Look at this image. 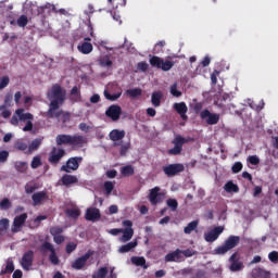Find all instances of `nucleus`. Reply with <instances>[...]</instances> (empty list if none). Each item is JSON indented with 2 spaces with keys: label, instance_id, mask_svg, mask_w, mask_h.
Returning <instances> with one entry per match:
<instances>
[{
  "label": "nucleus",
  "instance_id": "1",
  "mask_svg": "<svg viewBox=\"0 0 278 278\" xmlns=\"http://www.w3.org/2000/svg\"><path fill=\"white\" fill-rule=\"evenodd\" d=\"M47 97L50 101L49 104V114L53 110H60L64 102L66 101V89L62 88L60 84L52 85L51 89L47 92Z\"/></svg>",
  "mask_w": 278,
  "mask_h": 278
},
{
  "label": "nucleus",
  "instance_id": "2",
  "mask_svg": "<svg viewBox=\"0 0 278 278\" xmlns=\"http://www.w3.org/2000/svg\"><path fill=\"white\" fill-rule=\"evenodd\" d=\"M56 147H72V149H84L88 144V137L84 135L61 134L55 137Z\"/></svg>",
  "mask_w": 278,
  "mask_h": 278
},
{
  "label": "nucleus",
  "instance_id": "3",
  "mask_svg": "<svg viewBox=\"0 0 278 278\" xmlns=\"http://www.w3.org/2000/svg\"><path fill=\"white\" fill-rule=\"evenodd\" d=\"M150 65L152 68H159L160 71H163L164 73H167V71H170L173 66H175L174 61L164 60L157 55H150Z\"/></svg>",
  "mask_w": 278,
  "mask_h": 278
},
{
  "label": "nucleus",
  "instance_id": "4",
  "mask_svg": "<svg viewBox=\"0 0 278 278\" xmlns=\"http://www.w3.org/2000/svg\"><path fill=\"white\" fill-rule=\"evenodd\" d=\"M240 244V236H229L223 245H219L215 249L217 255H225L231 249H236Z\"/></svg>",
  "mask_w": 278,
  "mask_h": 278
},
{
  "label": "nucleus",
  "instance_id": "5",
  "mask_svg": "<svg viewBox=\"0 0 278 278\" xmlns=\"http://www.w3.org/2000/svg\"><path fill=\"white\" fill-rule=\"evenodd\" d=\"M46 118H56L59 123H63V125H66V123H71V112H66L64 110H52L51 113H49V110L45 113Z\"/></svg>",
  "mask_w": 278,
  "mask_h": 278
},
{
  "label": "nucleus",
  "instance_id": "6",
  "mask_svg": "<svg viewBox=\"0 0 278 278\" xmlns=\"http://www.w3.org/2000/svg\"><path fill=\"white\" fill-rule=\"evenodd\" d=\"M93 255L94 251L88 250L84 255L77 257L71 264L73 270H84V268H86V264H88V260Z\"/></svg>",
  "mask_w": 278,
  "mask_h": 278
},
{
  "label": "nucleus",
  "instance_id": "7",
  "mask_svg": "<svg viewBox=\"0 0 278 278\" xmlns=\"http://www.w3.org/2000/svg\"><path fill=\"white\" fill-rule=\"evenodd\" d=\"M81 162H84V157L81 156L70 157L66 161V164L61 166V170L63 173H73V170H77V168H79V164H81Z\"/></svg>",
  "mask_w": 278,
  "mask_h": 278
},
{
  "label": "nucleus",
  "instance_id": "8",
  "mask_svg": "<svg viewBox=\"0 0 278 278\" xmlns=\"http://www.w3.org/2000/svg\"><path fill=\"white\" fill-rule=\"evenodd\" d=\"M172 142L174 143V148L167 151L168 155H180L181 151H184V146L188 140L180 135H177Z\"/></svg>",
  "mask_w": 278,
  "mask_h": 278
},
{
  "label": "nucleus",
  "instance_id": "9",
  "mask_svg": "<svg viewBox=\"0 0 278 278\" xmlns=\"http://www.w3.org/2000/svg\"><path fill=\"white\" fill-rule=\"evenodd\" d=\"M185 170L186 166H184V164L181 163L163 166V173L166 175V177H175L179 175V173H184Z\"/></svg>",
  "mask_w": 278,
  "mask_h": 278
},
{
  "label": "nucleus",
  "instance_id": "10",
  "mask_svg": "<svg viewBox=\"0 0 278 278\" xmlns=\"http://www.w3.org/2000/svg\"><path fill=\"white\" fill-rule=\"evenodd\" d=\"M200 118L206 121L208 125H218L220 121V114L212 113L210 110L205 109L200 113Z\"/></svg>",
  "mask_w": 278,
  "mask_h": 278
},
{
  "label": "nucleus",
  "instance_id": "11",
  "mask_svg": "<svg viewBox=\"0 0 278 278\" xmlns=\"http://www.w3.org/2000/svg\"><path fill=\"white\" fill-rule=\"evenodd\" d=\"M64 155H66V151L62 148H52L48 162L52 165H56L60 164V161L62 160V157H64Z\"/></svg>",
  "mask_w": 278,
  "mask_h": 278
},
{
  "label": "nucleus",
  "instance_id": "12",
  "mask_svg": "<svg viewBox=\"0 0 278 278\" xmlns=\"http://www.w3.org/2000/svg\"><path fill=\"white\" fill-rule=\"evenodd\" d=\"M223 231H225V227L217 226L213 228L211 231L204 233V240L206 242H216V240H218Z\"/></svg>",
  "mask_w": 278,
  "mask_h": 278
},
{
  "label": "nucleus",
  "instance_id": "13",
  "mask_svg": "<svg viewBox=\"0 0 278 278\" xmlns=\"http://www.w3.org/2000/svg\"><path fill=\"white\" fill-rule=\"evenodd\" d=\"M26 220H27V213H23L18 216H15L13 220V225L11 227L12 233H18V231L23 229V225H25Z\"/></svg>",
  "mask_w": 278,
  "mask_h": 278
},
{
  "label": "nucleus",
  "instance_id": "14",
  "mask_svg": "<svg viewBox=\"0 0 278 278\" xmlns=\"http://www.w3.org/2000/svg\"><path fill=\"white\" fill-rule=\"evenodd\" d=\"M121 114H123V109L116 104H112L105 111V116H108L110 119H112L114 122H116L121 118Z\"/></svg>",
  "mask_w": 278,
  "mask_h": 278
},
{
  "label": "nucleus",
  "instance_id": "15",
  "mask_svg": "<svg viewBox=\"0 0 278 278\" xmlns=\"http://www.w3.org/2000/svg\"><path fill=\"white\" fill-rule=\"evenodd\" d=\"M160 190V187H154L150 190L148 199L151 205H157V203H162V193Z\"/></svg>",
  "mask_w": 278,
  "mask_h": 278
},
{
  "label": "nucleus",
  "instance_id": "16",
  "mask_svg": "<svg viewBox=\"0 0 278 278\" xmlns=\"http://www.w3.org/2000/svg\"><path fill=\"white\" fill-rule=\"evenodd\" d=\"M33 264H34V251L29 250L26 253H24L21 265L24 268V270H29Z\"/></svg>",
  "mask_w": 278,
  "mask_h": 278
},
{
  "label": "nucleus",
  "instance_id": "17",
  "mask_svg": "<svg viewBox=\"0 0 278 278\" xmlns=\"http://www.w3.org/2000/svg\"><path fill=\"white\" fill-rule=\"evenodd\" d=\"M85 218L91 223H97L101 218V211L97 207H89L86 211Z\"/></svg>",
  "mask_w": 278,
  "mask_h": 278
},
{
  "label": "nucleus",
  "instance_id": "18",
  "mask_svg": "<svg viewBox=\"0 0 278 278\" xmlns=\"http://www.w3.org/2000/svg\"><path fill=\"white\" fill-rule=\"evenodd\" d=\"M174 110L179 114L180 118L182 121H188V105H186V102H179L174 104Z\"/></svg>",
  "mask_w": 278,
  "mask_h": 278
},
{
  "label": "nucleus",
  "instance_id": "19",
  "mask_svg": "<svg viewBox=\"0 0 278 278\" xmlns=\"http://www.w3.org/2000/svg\"><path fill=\"white\" fill-rule=\"evenodd\" d=\"M165 262H184V255H181V250L176 249L175 251L167 253L165 255Z\"/></svg>",
  "mask_w": 278,
  "mask_h": 278
},
{
  "label": "nucleus",
  "instance_id": "20",
  "mask_svg": "<svg viewBox=\"0 0 278 278\" xmlns=\"http://www.w3.org/2000/svg\"><path fill=\"white\" fill-rule=\"evenodd\" d=\"M33 199V205H40V203H42V201H47L49 199V194L47 193V191H39V192H35L31 195Z\"/></svg>",
  "mask_w": 278,
  "mask_h": 278
},
{
  "label": "nucleus",
  "instance_id": "21",
  "mask_svg": "<svg viewBox=\"0 0 278 278\" xmlns=\"http://www.w3.org/2000/svg\"><path fill=\"white\" fill-rule=\"evenodd\" d=\"M109 138L112 142H118L125 138V130L113 129L110 131Z\"/></svg>",
  "mask_w": 278,
  "mask_h": 278
},
{
  "label": "nucleus",
  "instance_id": "22",
  "mask_svg": "<svg viewBox=\"0 0 278 278\" xmlns=\"http://www.w3.org/2000/svg\"><path fill=\"white\" fill-rule=\"evenodd\" d=\"M61 181L63 186H73V184H79L77 176L65 174L62 176Z\"/></svg>",
  "mask_w": 278,
  "mask_h": 278
},
{
  "label": "nucleus",
  "instance_id": "23",
  "mask_svg": "<svg viewBox=\"0 0 278 278\" xmlns=\"http://www.w3.org/2000/svg\"><path fill=\"white\" fill-rule=\"evenodd\" d=\"M164 98V93L162 91H154L151 97V103L154 108H160L162 105V99Z\"/></svg>",
  "mask_w": 278,
  "mask_h": 278
},
{
  "label": "nucleus",
  "instance_id": "24",
  "mask_svg": "<svg viewBox=\"0 0 278 278\" xmlns=\"http://www.w3.org/2000/svg\"><path fill=\"white\" fill-rule=\"evenodd\" d=\"M130 262L135 266H141V268H143L144 270L149 268V265H147V258H144L143 256H132L130 258Z\"/></svg>",
  "mask_w": 278,
  "mask_h": 278
},
{
  "label": "nucleus",
  "instance_id": "25",
  "mask_svg": "<svg viewBox=\"0 0 278 278\" xmlns=\"http://www.w3.org/2000/svg\"><path fill=\"white\" fill-rule=\"evenodd\" d=\"M114 147H121L119 148V155L121 157H125L127 155V152L131 149V142H126L124 143L121 141V143H114Z\"/></svg>",
  "mask_w": 278,
  "mask_h": 278
},
{
  "label": "nucleus",
  "instance_id": "26",
  "mask_svg": "<svg viewBox=\"0 0 278 278\" xmlns=\"http://www.w3.org/2000/svg\"><path fill=\"white\" fill-rule=\"evenodd\" d=\"M15 114L20 121H34V115L31 113H25V109H17Z\"/></svg>",
  "mask_w": 278,
  "mask_h": 278
},
{
  "label": "nucleus",
  "instance_id": "27",
  "mask_svg": "<svg viewBox=\"0 0 278 278\" xmlns=\"http://www.w3.org/2000/svg\"><path fill=\"white\" fill-rule=\"evenodd\" d=\"M123 236L121 237V242H129L134 238V228L122 229Z\"/></svg>",
  "mask_w": 278,
  "mask_h": 278
},
{
  "label": "nucleus",
  "instance_id": "28",
  "mask_svg": "<svg viewBox=\"0 0 278 278\" xmlns=\"http://www.w3.org/2000/svg\"><path fill=\"white\" fill-rule=\"evenodd\" d=\"M138 247V241H130L119 248V253H129V251H134Z\"/></svg>",
  "mask_w": 278,
  "mask_h": 278
},
{
  "label": "nucleus",
  "instance_id": "29",
  "mask_svg": "<svg viewBox=\"0 0 278 278\" xmlns=\"http://www.w3.org/2000/svg\"><path fill=\"white\" fill-rule=\"evenodd\" d=\"M92 43L90 42H83L80 46H78V51H80V53H84V55H88L89 53H92Z\"/></svg>",
  "mask_w": 278,
  "mask_h": 278
},
{
  "label": "nucleus",
  "instance_id": "30",
  "mask_svg": "<svg viewBox=\"0 0 278 278\" xmlns=\"http://www.w3.org/2000/svg\"><path fill=\"white\" fill-rule=\"evenodd\" d=\"M224 190L226 192H240V187H238V185L233 184V181L229 180L225 186H224Z\"/></svg>",
  "mask_w": 278,
  "mask_h": 278
},
{
  "label": "nucleus",
  "instance_id": "31",
  "mask_svg": "<svg viewBox=\"0 0 278 278\" xmlns=\"http://www.w3.org/2000/svg\"><path fill=\"white\" fill-rule=\"evenodd\" d=\"M198 227L199 220H192L184 228V233L190 235L192 231H197Z\"/></svg>",
  "mask_w": 278,
  "mask_h": 278
},
{
  "label": "nucleus",
  "instance_id": "32",
  "mask_svg": "<svg viewBox=\"0 0 278 278\" xmlns=\"http://www.w3.org/2000/svg\"><path fill=\"white\" fill-rule=\"evenodd\" d=\"M14 167L17 173H27V168H29V165L27 164V162L17 161L15 162Z\"/></svg>",
  "mask_w": 278,
  "mask_h": 278
},
{
  "label": "nucleus",
  "instance_id": "33",
  "mask_svg": "<svg viewBox=\"0 0 278 278\" xmlns=\"http://www.w3.org/2000/svg\"><path fill=\"white\" fill-rule=\"evenodd\" d=\"M13 99L14 96L12 94V92L7 93L4 96V104L0 105V111L5 110V108H11Z\"/></svg>",
  "mask_w": 278,
  "mask_h": 278
},
{
  "label": "nucleus",
  "instance_id": "34",
  "mask_svg": "<svg viewBox=\"0 0 278 278\" xmlns=\"http://www.w3.org/2000/svg\"><path fill=\"white\" fill-rule=\"evenodd\" d=\"M136 173V169L131 165H126L121 168L123 177H131Z\"/></svg>",
  "mask_w": 278,
  "mask_h": 278
},
{
  "label": "nucleus",
  "instance_id": "35",
  "mask_svg": "<svg viewBox=\"0 0 278 278\" xmlns=\"http://www.w3.org/2000/svg\"><path fill=\"white\" fill-rule=\"evenodd\" d=\"M40 144H42V139H35L30 142V144L28 146V151L29 153L34 152V151H38V149H40Z\"/></svg>",
  "mask_w": 278,
  "mask_h": 278
},
{
  "label": "nucleus",
  "instance_id": "36",
  "mask_svg": "<svg viewBox=\"0 0 278 278\" xmlns=\"http://www.w3.org/2000/svg\"><path fill=\"white\" fill-rule=\"evenodd\" d=\"M126 94L128 97H130V99H136L137 97H141L142 96V89H140V88L128 89L126 91Z\"/></svg>",
  "mask_w": 278,
  "mask_h": 278
},
{
  "label": "nucleus",
  "instance_id": "37",
  "mask_svg": "<svg viewBox=\"0 0 278 278\" xmlns=\"http://www.w3.org/2000/svg\"><path fill=\"white\" fill-rule=\"evenodd\" d=\"M36 190H38V184L36 182H27L25 185V192L26 194H33V192H36Z\"/></svg>",
  "mask_w": 278,
  "mask_h": 278
},
{
  "label": "nucleus",
  "instance_id": "38",
  "mask_svg": "<svg viewBox=\"0 0 278 278\" xmlns=\"http://www.w3.org/2000/svg\"><path fill=\"white\" fill-rule=\"evenodd\" d=\"M66 214L70 218H79V216H81V212L79 211V208H68L66 211Z\"/></svg>",
  "mask_w": 278,
  "mask_h": 278
},
{
  "label": "nucleus",
  "instance_id": "39",
  "mask_svg": "<svg viewBox=\"0 0 278 278\" xmlns=\"http://www.w3.org/2000/svg\"><path fill=\"white\" fill-rule=\"evenodd\" d=\"M40 251L41 253H47V251H50V253H52V251H55V248H53V244H51V242L45 241L40 247Z\"/></svg>",
  "mask_w": 278,
  "mask_h": 278
},
{
  "label": "nucleus",
  "instance_id": "40",
  "mask_svg": "<svg viewBox=\"0 0 278 278\" xmlns=\"http://www.w3.org/2000/svg\"><path fill=\"white\" fill-rule=\"evenodd\" d=\"M113 190H114V182L110 181V180L105 181L104 182V192H105L106 197H110V194H112Z\"/></svg>",
  "mask_w": 278,
  "mask_h": 278
},
{
  "label": "nucleus",
  "instance_id": "41",
  "mask_svg": "<svg viewBox=\"0 0 278 278\" xmlns=\"http://www.w3.org/2000/svg\"><path fill=\"white\" fill-rule=\"evenodd\" d=\"M8 229H10V219H0V233H3V231H8Z\"/></svg>",
  "mask_w": 278,
  "mask_h": 278
},
{
  "label": "nucleus",
  "instance_id": "42",
  "mask_svg": "<svg viewBox=\"0 0 278 278\" xmlns=\"http://www.w3.org/2000/svg\"><path fill=\"white\" fill-rule=\"evenodd\" d=\"M167 206L172 210V212H177V207H179V202L176 199H168L166 201Z\"/></svg>",
  "mask_w": 278,
  "mask_h": 278
},
{
  "label": "nucleus",
  "instance_id": "43",
  "mask_svg": "<svg viewBox=\"0 0 278 278\" xmlns=\"http://www.w3.org/2000/svg\"><path fill=\"white\" fill-rule=\"evenodd\" d=\"M104 97L108 99V101H117V99H121V93H110L108 90H104Z\"/></svg>",
  "mask_w": 278,
  "mask_h": 278
},
{
  "label": "nucleus",
  "instance_id": "44",
  "mask_svg": "<svg viewBox=\"0 0 278 278\" xmlns=\"http://www.w3.org/2000/svg\"><path fill=\"white\" fill-rule=\"evenodd\" d=\"M108 277V267H101L92 278H105Z\"/></svg>",
  "mask_w": 278,
  "mask_h": 278
},
{
  "label": "nucleus",
  "instance_id": "45",
  "mask_svg": "<svg viewBox=\"0 0 278 278\" xmlns=\"http://www.w3.org/2000/svg\"><path fill=\"white\" fill-rule=\"evenodd\" d=\"M49 260L53 266H58V264H60V257H58L55 250L50 252Z\"/></svg>",
  "mask_w": 278,
  "mask_h": 278
},
{
  "label": "nucleus",
  "instance_id": "46",
  "mask_svg": "<svg viewBox=\"0 0 278 278\" xmlns=\"http://www.w3.org/2000/svg\"><path fill=\"white\" fill-rule=\"evenodd\" d=\"M12 207V202L10 199L4 198L2 201H0V210H10Z\"/></svg>",
  "mask_w": 278,
  "mask_h": 278
},
{
  "label": "nucleus",
  "instance_id": "47",
  "mask_svg": "<svg viewBox=\"0 0 278 278\" xmlns=\"http://www.w3.org/2000/svg\"><path fill=\"white\" fill-rule=\"evenodd\" d=\"M76 250H77V243L75 242H68L65 247V253H67V255H71V253H73Z\"/></svg>",
  "mask_w": 278,
  "mask_h": 278
},
{
  "label": "nucleus",
  "instance_id": "48",
  "mask_svg": "<svg viewBox=\"0 0 278 278\" xmlns=\"http://www.w3.org/2000/svg\"><path fill=\"white\" fill-rule=\"evenodd\" d=\"M112 60H110V56H103L100 60V66H103L105 68H110V66H112Z\"/></svg>",
  "mask_w": 278,
  "mask_h": 278
},
{
  "label": "nucleus",
  "instance_id": "49",
  "mask_svg": "<svg viewBox=\"0 0 278 278\" xmlns=\"http://www.w3.org/2000/svg\"><path fill=\"white\" fill-rule=\"evenodd\" d=\"M27 23H29V20L27 18V15H21L17 18L18 27H27Z\"/></svg>",
  "mask_w": 278,
  "mask_h": 278
},
{
  "label": "nucleus",
  "instance_id": "50",
  "mask_svg": "<svg viewBox=\"0 0 278 278\" xmlns=\"http://www.w3.org/2000/svg\"><path fill=\"white\" fill-rule=\"evenodd\" d=\"M30 166L34 169L39 168V166H42V160L40 159V156H34Z\"/></svg>",
  "mask_w": 278,
  "mask_h": 278
},
{
  "label": "nucleus",
  "instance_id": "51",
  "mask_svg": "<svg viewBox=\"0 0 278 278\" xmlns=\"http://www.w3.org/2000/svg\"><path fill=\"white\" fill-rule=\"evenodd\" d=\"M9 157H10V152L8 150L0 151V164H5Z\"/></svg>",
  "mask_w": 278,
  "mask_h": 278
},
{
  "label": "nucleus",
  "instance_id": "52",
  "mask_svg": "<svg viewBox=\"0 0 278 278\" xmlns=\"http://www.w3.org/2000/svg\"><path fill=\"white\" fill-rule=\"evenodd\" d=\"M230 270L232 273H238V270H242V263L233 261L230 265Z\"/></svg>",
  "mask_w": 278,
  "mask_h": 278
},
{
  "label": "nucleus",
  "instance_id": "53",
  "mask_svg": "<svg viewBox=\"0 0 278 278\" xmlns=\"http://www.w3.org/2000/svg\"><path fill=\"white\" fill-rule=\"evenodd\" d=\"M14 149H16L17 151H27L28 146L23 141H16L14 144Z\"/></svg>",
  "mask_w": 278,
  "mask_h": 278
},
{
  "label": "nucleus",
  "instance_id": "54",
  "mask_svg": "<svg viewBox=\"0 0 278 278\" xmlns=\"http://www.w3.org/2000/svg\"><path fill=\"white\" fill-rule=\"evenodd\" d=\"M64 232V229H62V227L60 226H54L52 228H50V233L51 236H61Z\"/></svg>",
  "mask_w": 278,
  "mask_h": 278
},
{
  "label": "nucleus",
  "instance_id": "55",
  "mask_svg": "<svg viewBox=\"0 0 278 278\" xmlns=\"http://www.w3.org/2000/svg\"><path fill=\"white\" fill-rule=\"evenodd\" d=\"M170 94H172L173 97H176V98L181 97V91H179V90L177 89V83H174V84L170 86Z\"/></svg>",
  "mask_w": 278,
  "mask_h": 278
},
{
  "label": "nucleus",
  "instance_id": "56",
  "mask_svg": "<svg viewBox=\"0 0 278 278\" xmlns=\"http://www.w3.org/2000/svg\"><path fill=\"white\" fill-rule=\"evenodd\" d=\"M191 108L195 114H201V112H203V102H195Z\"/></svg>",
  "mask_w": 278,
  "mask_h": 278
},
{
  "label": "nucleus",
  "instance_id": "57",
  "mask_svg": "<svg viewBox=\"0 0 278 278\" xmlns=\"http://www.w3.org/2000/svg\"><path fill=\"white\" fill-rule=\"evenodd\" d=\"M268 260L269 262H271L273 264H278V252L277 251H273L268 254Z\"/></svg>",
  "mask_w": 278,
  "mask_h": 278
},
{
  "label": "nucleus",
  "instance_id": "58",
  "mask_svg": "<svg viewBox=\"0 0 278 278\" xmlns=\"http://www.w3.org/2000/svg\"><path fill=\"white\" fill-rule=\"evenodd\" d=\"M10 84V77L3 76L0 80V90H3V88H8Z\"/></svg>",
  "mask_w": 278,
  "mask_h": 278
},
{
  "label": "nucleus",
  "instance_id": "59",
  "mask_svg": "<svg viewBox=\"0 0 278 278\" xmlns=\"http://www.w3.org/2000/svg\"><path fill=\"white\" fill-rule=\"evenodd\" d=\"M71 96L76 97V99H81V91H79V88L77 86H74L72 88Z\"/></svg>",
  "mask_w": 278,
  "mask_h": 278
},
{
  "label": "nucleus",
  "instance_id": "60",
  "mask_svg": "<svg viewBox=\"0 0 278 278\" xmlns=\"http://www.w3.org/2000/svg\"><path fill=\"white\" fill-rule=\"evenodd\" d=\"M248 162L251 163L252 166H257V164H260V157H257V155H250Z\"/></svg>",
  "mask_w": 278,
  "mask_h": 278
},
{
  "label": "nucleus",
  "instance_id": "61",
  "mask_svg": "<svg viewBox=\"0 0 278 278\" xmlns=\"http://www.w3.org/2000/svg\"><path fill=\"white\" fill-rule=\"evenodd\" d=\"M4 273H14V263L8 262L4 271H2V275H4Z\"/></svg>",
  "mask_w": 278,
  "mask_h": 278
},
{
  "label": "nucleus",
  "instance_id": "62",
  "mask_svg": "<svg viewBox=\"0 0 278 278\" xmlns=\"http://www.w3.org/2000/svg\"><path fill=\"white\" fill-rule=\"evenodd\" d=\"M231 170H232V173H235V174L240 173V170H242V164H241L240 162H236V163L232 165Z\"/></svg>",
  "mask_w": 278,
  "mask_h": 278
},
{
  "label": "nucleus",
  "instance_id": "63",
  "mask_svg": "<svg viewBox=\"0 0 278 278\" xmlns=\"http://www.w3.org/2000/svg\"><path fill=\"white\" fill-rule=\"evenodd\" d=\"M118 175V172L116 169H111L106 172L108 179H114Z\"/></svg>",
  "mask_w": 278,
  "mask_h": 278
},
{
  "label": "nucleus",
  "instance_id": "64",
  "mask_svg": "<svg viewBox=\"0 0 278 278\" xmlns=\"http://www.w3.org/2000/svg\"><path fill=\"white\" fill-rule=\"evenodd\" d=\"M53 240H54L55 244H62V242H64L65 238L62 235H55L53 237Z\"/></svg>",
  "mask_w": 278,
  "mask_h": 278
}]
</instances>
